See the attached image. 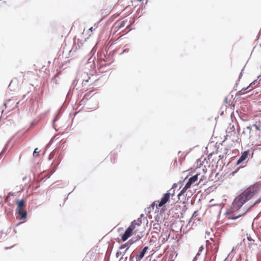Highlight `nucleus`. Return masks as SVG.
Here are the masks:
<instances>
[{"mask_svg":"<svg viewBox=\"0 0 261 261\" xmlns=\"http://www.w3.org/2000/svg\"><path fill=\"white\" fill-rule=\"evenodd\" d=\"M13 247V246H11V247H6L5 248V250H8V249H11Z\"/></svg>","mask_w":261,"mask_h":261,"instance_id":"a18cd8bd","label":"nucleus"},{"mask_svg":"<svg viewBox=\"0 0 261 261\" xmlns=\"http://www.w3.org/2000/svg\"><path fill=\"white\" fill-rule=\"evenodd\" d=\"M126 252V251H125V250L124 251H123V255L125 253V252Z\"/></svg>","mask_w":261,"mask_h":261,"instance_id":"4d7b16f0","label":"nucleus"},{"mask_svg":"<svg viewBox=\"0 0 261 261\" xmlns=\"http://www.w3.org/2000/svg\"><path fill=\"white\" fill-rule=\"evenodd\" d=\"M4 105H5V107H6V103H4Z\"/></svg>","mask_w":261,"mask_h":261,"instance_id":"69168bd1","label":"nucleus"},{"mask_svg":"<svg viewBox=\"0 0 261 261\" xmlns=\"http://www.w3.org/2000/svg\"><path fill=\"white\" fill-rule=\"evenodd\" d=\"M16 213L19 216L18 218L19 220L25 219L27 218V212L25 210H16Z\"/></svg>","mask_w":261,"mask_h":261,"instance_id":"1a4fd4ad","label":"nucleus"},{"mask_svg":"<svg viewBox=\"0 0 261 261\" xmlns=\"http://www.w3.org/2000/svg\"><path fill=\"white\" fill-rule=\"evenodd\" d=\"M91 58H89L88 60V62L86 64V66L88 69H90L91 70H93L95 68V64L94 63V61L92 60V61H90Z\"/></svg>","mask_w":261,"mask_h":261,"instance_id":"9b49d317","label":"nucleus"},{"mask_svg":"<svg viewBox=\"0 0 261 261\" xmlns=\"http://www.w3.org/2000/svg\"><path fill=\"white\" fill-rule=\"evenodd\" d=\"M59 74V73H57L54 75V76L51 79V82L55 83V84H58L57 78L58 77Z\"/></svg>","mask_w":261,"mask_h":261,"instance_id":"5701e85b","label":"nucleus"},{"mask_svg":"<svg viewBox=\"0 0 261 261\" xmlns=\"http://www.w3.org/2000/svg\"><path fill=\"white\" fill-rule=\"evenodd\" d=\"M53 140V138H52L50 141L46 144L45 149H47L48 148L50 147V146L51 145L52 142Z\"/></svg>","mask_w":261,"mask_h":261,"instance_id":"72a5a7b5","label":"nucleus"},{"mask_svg":"<svg viewBox=\"0 0 261 261\" xmlns=\"http://www.w3.org/2000/svg\"><path fill=\"white\" fill-rule=\"evenodd\" d=\"M122 257H121L120 258V260H121V259H122Z\"/></svg>","mask_w":261,"mask_h":261,"instance_id":"338daca9","label":"nucleus"},{"mask_svg":"<svg viewBox=\"0 0 261 261\" xmlns=\"http://www.w3.org/2000/svg\"><path fill=\"white\" fill-rule=\"evenodd\" d=\"M79 80V79H77L76 78H75L73 80V81L72 82V85H71L72 89H74V88H75V87L77 85V83Z\"/></svg>","mask_w":261,"mask_h":261,"instance_id":"b1692460","label":"nucleus"},{"mask_svg":"<svg viewBox=\"0 0 261 261\" xmlns=\"http://www.w3.org/2000/svg\"><path fill=\"white\" fill-rule=\"evenodd\" d=\"M251 126H248L246 127V129L249 130L250 131L251 130Z\"/></svg>","mask_w":261,"mask_h":261,"instance_id":"c03bdc74","label":"nucleus"},{"mask_svg":"<svg viewBox=\"0 0 261 261\" xmlns=\"http://www.w3.org/2000/svg\"><path fill=\"white\" fill-rule=\"evenodd\" d=\"M148 249V247L145 246L141 251L145 254Z\"/></svg>","mask_w":261,"mask_h":261,"instance_id":"c9c22d12","label":"nucleus"},{"mask_svg":"<svg viewBox=\"0 0 261 261\" xmlns=\"http://www.w3.org/2000/svg\"><path fill=\"white\" fill-rule=\"evenodd\" d=\"M136 223L135 221H133L130 225L125 230V232L121 236L122 240L124 242L132 235L133 230L135 228L134 224Z\"/></svg>","mask_w":261,"mask_h":261,"instance_id":"20e7f679","label":"nucleus"},{"mask_svg":"<svg viewBox=\"0 0 261 261\" xmlns=\"http://www.w3.org/2000/svg\"><path fill=\"white\" fill-rule=\"evenodd\" d=\"M172 191V189H170L167 193L163 194L162 197L161 198V201H156L158 204H156V207L159 206L160 207H162L164 206L165 204L167 203L170 201V196L171 194V191ZM156 201L154 202L152 204V206H154V204Z\"/></svg>","mask_w":261,"mask_h":261,"instance_id":"f03ea898","label":"nucleus"},{"mask_svg":"<svg viewBox=\"0 0 261 261\" xmlns=\"http://www.w3.org/2000/svg\"><path fill=\"white\" fill-rule=\"evenodd\" d=\"M26 179H27V176H25V177H23L22 180H23V181H24V180H25Z\"/></svg>","mask_w":261,"mask_h":261,"instance_id":"3c124183","label":"nucleus"},{"mask_svg":"<svg viewBox=\"0 0 261 261\" xmlns=\"http://www.w3.org/2000/svg\"><path fill=\"white\" fill-rule=\"evenodd\" d=\"M201 179H200V180H199V183H200V182H201Z\"/></svg>","mask_w":261,"mask_h":261,"instance_id":"774afa93","label":"nucleus"},{"mask_svg":"<svg viewBox=\"0 0 261 261\" xmlns=\"http://www.w3.org/2000/svg\"><path fill=\"white\" fill-rule=\"evenodd\" d=\"M39 151H38V148H36L35 149L33 155L34 156L36 157L39 155Z\"/></svg>","mask_w":261,"mask_h":261,"instance_id":"2f4dec72","label":"nucleus"},{"mask_svg":"<svg viewBox=\"0 0 261 261\" xmlns=\"http://www.w3.org/2000/svg\"><path fill=\"white\" fill-rule=\"evenodd\" d=\"M234 130V127L233 125H232L231 126H230L229 127H228L226 129V132L228 133H230L232 132H233Z\"/></svg>","mask_w":261,"mask_h":261,"instance_id":"c756f323","label":"nucleus"},{"mask_svg":"<svg viewBox=\"0 0 261 261\" xmlns=\"http://www.w3.org/2000/svg\"><path fill=\"white\" fill-rule=\"evenodd\" d=\"M9 142H8L5 145V147H4L3 149L2 150V151H1V152L0 153V156L2 155L3 154H4L6 150L8 148V145H9Z\"/></svg>","mask_w":261,"mask_h":261,"instance_id":"a878e982","label":"nucleus"},{"mask_svg":"<svg viewBox=\"0 0 261 261\" xmlns=\"http://www.w3.org/2000/svg\"><path fill=\"white\" fill-rule=\"evenodd\" d=\"M247 239L249 241H253V242L254 241V240H253L250 236H247Z\"/></svg>","mask_w":261,"mask_h":261,"instance_id":"58836bf2","label":"nucleus"},{"mask_svg":"<svg viewBox=\"0 0 261 261\" xmlns=\"http://www.w3.org/2000/svg\"><path fill=\"white\" fill-rule=\"evenodd\" d=\"M128 51V49H127V50H126V49H124V51Z\"/></svg>","mask_w":261,"mask_h":261,"instance_id":"bf43d9fd","label":"nucleus"},{"mask_svg":"<svg viewBox=\"0 0 261 261\" xmlns=\"http://www.w3.org/2000/svg\"><path fill=\"white\" fill-rule=\"evenodd\" d=\"M199 175H200V174L197 173V174H195L194 175L190 177L189 178L186 184L187 185V187L189 186L190 187L192 184L195 183L198 180V176Z\"/></svg>","mask_w":261,"mask_h":261,"instance_id":"0eeeda50","label":"nucleus"},{"mask_svg":"<svg viewBox=\"0 0 261 261\" xmlns=\"http://www.w3.org/2000/svg\"><path fill=\"white\" fill-rule=\"evenodd\" d=\"M16 204L17 205V208L16 210H24L26 206V204L23 199H17L16 201Z\"/></svg>","mask_w":261,"mask_h":261,"instance_id":"6e6552de","label":"nucleus"},{"mask_svg":"<svg viewBox=\"0 0 261 261\" xmlns=\"http://www.w3.org/2000/svg\"><path fill=\"white\" fill-rule=\"evenodd\" d=\"M89 30H90V31H92V30H93V27L90 28Z\"/></svg>","mask_w":261,"mask_h":261,"instance_id":"864d4df0","label":"nucleus"},{"mask_svg":"<svg viewBox=\"0 0 261 261\" xmlns=\"http://www.w3.org/2000/svg\"><path fill=\"white\" fill-rule=\"evenodd\" d=\"M128 51V49H127V50H126V49H124V51Z\"/></svg>","mask_w":261,"mask_h":261,"instance_id":"13d9d810","label":"nucleus"},{"mask_svg":"<svg viewBox=\"0 0 261 261\" xmlns=\"http://www.w3.org/2000/svg\"><path fill=\"white\" fill-rule=\"evenodd\" d=\"M257 82L256 80L254 81L253 82H252L246 88H244L243 89H242L241 90H240L238 93L241 95V94H243V91H245V90H246L249 87H251L253 85H254L255 84V83Z\"/></svg>","mask_w":261,"mask_h":261,"instance_id":"a211bd4d","label":"nucleus"},{"mask_svg":"<svg viewBox=\"0 0 261 261\" xmlns=\"http://www.w3.org/2000/svg\"><path fill=\"white\" fill-rule=\"evenodd\" d=\"M169 236L170 233H168V231H167L164 233H162L159 239H162V242L163 244L168 240V238H169Z\"/></svg>","mask_w":261,"mask_h":261,"instance_id":"f8f14e48","label":"nucleus"},{"mask_svg":"<svg viewBox=\"0 0 261 261\" xmlns=\"http://www.w3.org/2000/svg\"><path fill=\"white\" fill-rule=\"evenodd\" d=\"M22 223H23V222H19V223H17V224L15 225V226H19V225L21 224Z\"/></svg>","mask_w":261,"mask_h":261,"instance_id":"09e8293b","label":"nucleus"},{"mask_svg":"<svg viewBox=\"0 0 261 261\" xmlns=\"http://www.w3.org/2000/svg\"><path fill=\"white\" fill-rule=\"evenodd\" d=\"M122 254V252L119 251H118L116 253V257H118L120 255H121Z\"/></svg>","mask_w":261,"mask_h":261,"instance_id":"e433bc0d","label":"nucleus"},{"mask_svg":"<svg viewBox=\"0 0 261 261\" xmlns=\"http://www.w3.org/2000/svg\"><path fill=\"white\" fill-rule=\"evenodd\" d=\"M59 151V149L58 148H56L55 149L54 151H53L52 152H51L49 155V156H48V160L49 161L51 160L55 156L56 153L57 152H58Z\"/></svg>","mask_w":261,"mask_h":261,"instance_id":"aec40b11","label":"nucleus"},{"mask_svg":"<svg viewBox=\"0 0 261 261\" xmlns=\"http://www.w3.org/2000/svg\"><path fill=\"white\" fill-rule=\"evenodd\" d=\"M128 51V49H127V50H126V49H124V51Z\"/></svg>","mask_w":261,"mask_h":261,"instance_id":"052dcab7","label":"nucleus"},{"mask_svg":"<svg viewBox=\"0 0 261 261\" xmlns=\"http://www.w3.org/2000/svg\"><path fill=\"white\" fill-rule=\"evenodd\" d=\"M73 90H74V89H72L71 87L70 86V89H69V91L67 94L66 98L70 99L71 95L73 93Z\"/></svg>","mask_w":261,"mask_h":261,"instance_id":"4be33fe9","label":"nucleus"},{"mask_svg":"<svg viewBox=\"0 0 261 261\" xmlns=\"http://www.w3.org/2000/svg\"><path fill=\"white\" fill-rule=\"evenodd\" d=\"M204 248V246L203 245H201L199 248V250H198V252L197 253L196 255V256H197V257L200 255V254L203 251Z\"/></svg>","mask_w":261,"mask_h":261,"instance_id":"393cba45","label":"nucleus"},{"mask_svg":"<svg viewBox=\"0 0 261 261\" xmlns=\"http://www.w3.org/2000/svg\"><path fill=\"white\" fill-rule=\"evenodd\" d=\"M256 245V244H254V243H249V244L248 246H249V247H250L251 245Z\"/></svg>","mask_w":261,"mask_h":261,"instance_id":"49530a36","label":"nucleus"},{"mask_svg":"<svg viewBox=\"0 0 261 261\" xmlns=\"http://www.w3.org/2000/svg\"><path fill=\"white\" fill-rule=\"evenodd\" d=\"M13 193H12V192H9V194H8V196H7V199L9 197H10V196H13Z\"/></svg>","mask_w":261,"mask_h":261,"instance_id":"79ce46f5","label":"nucleus"},{"mask_svg":"<svg viewBox=\"0 0 261 261\" xmlns=\"http://www.w3.org/2000/svg\"><path fill=\"white\" fill-rule=\"evenodd\" d=\"M240 128L239 127V128H238V132H239V131H240Z\"/></svg>","mask_w":261,"mask_h":261,"instance_id":"6e6d98bb","label":"nucleus"},{"mask_svg":"<svg viewBox=\"0 0 261 261\" xmlns=\"http://www.w3.org/2000/svg\"><path fill=\"white\" fill-rule=\"evenodd\" d=\"M197 258L198 257L195 256L192 261H196L197 260Z\"/></svg>","mask_w":261,"mask_h":261,"instance_id":"de8ad7c7","label":"nucleus"},{"mask_svg":"<svg viewBox=\"0 0 261 261\" xmlns=\"http://www.w3.org/2000/svg\"><path fill=\"white\" fill-rule=\"evenodd\" d=\"M81 47V45L79 43H74L70 50V52H75L77 50L79 49Z\"/></svg>","mask_w":261,"mask_h":261,"instance_id":"dca6fc26","label":"nucleus"},{"mask_svg":"<svg viewBox=\"0 0 261 261\" xmlns=\"http://www.w3.org/2000/svg\"><path fill=\"white\" fill-rule=\"evenodd\" d=\"M177 187V184L174 183V184L173 185V186H172V188H171V189H175V188H176Z\"/></svg>","mask_w":261,"mask_h":261,"instance_id":"a19ab883","label":"nucleus"},{"mask_svg":"<svg viewBox=\"0 0 261 261\" xmlns=\"http://www.w3.org/2000/svg\"><path fill=\"white\" fill-rule=\"evenodd\" d=\"M60 113V109L58 110V114L56 116L54 119L53 120L52 123H53V127L55 128V123L57 121L59 118V114Z\"/></svg>","mask_w":261,"mask_h":261,"instance_id":"412c9836","label":"nucleus"},{"mask_svg":"<svg viewBox=\"0 0 261 261\" xmlns=\"http://www.w3.org/2000/svg\"><path fill=\"white\" fill-rule=\"evenodd\" d=\"M219 160L218 161V162L217 163V165H216L217 168H218V165L220 163V161H222V159L224 158V155L223 154L220 155L219 156Z\"/></svg>","mask_w":261,"mask_h":261,"instance_id":"7c9ffc66","label":"nucleus"},{"mask_svg":"<svg viewBox=\"0 0 261 261\" xmlns=\"http://www.w3.org/2000/svg\"><path fill=\"white\" fill-rule=\"evenodd\" d=\"M127 259H128V258H127V257L126 256V257H125V261H127Z\"/></svg>","mask_w":261,"mask_h":261,"instance_id":"5fc2aeb1","label":"nucleus"},{"mask_svg":"<svg viewBox=\"0 0 261 261\" xmlns=\"http://www.w3.org/2000/svg\"><path fill=\"white\" fill-rule=\"evenodd\" d=\"M60 163V162H58L56 164H54V163H52V164H51V174L49 176H48L47 178L50 177V176L55 172V171H56V168L57 166L59 165Z\"/></svg>","mask_w":261,"mask_h":261,"instance_id":"ddd939ff","label":"nucleus"},{"mask_svg":"<svg viewBox=\"0 0 261 261\" xmlns=\"http://www.w3.org/2000/svg\"><path fill=\"white\" fill-rule=\"evenodd\" d=\"M161 226L159 223H154L153 225V232L158 233L161 231Z\"/></svg>","mask_w":261,"mask_h":261,"instance_id":"4468645a","label":"nucleus"},{"mask_svg":"<svg viewBox=\"0 0 261 261\" xmlns=\"http://www.w3.org/2000/svg\"><path fill=\"white\" fill-rule=\"evenodd\" d=\"M238 170H239V169H237L236 170H235L234 171L232 172L231 173V174H232V175H234L236 173H237V172H238Z\"/></svg>","mask_w":261,"mask_h":261,"instance_id":"37998d69","label":"nucleus"},{"mask_svg":"<svg viewBox=\"0 0 261 261\" xmlns=\"http://www.w3.org/2000/svg\"><path fill=\"white\" fill-rule=\"evenodd\" d=\"M145 253L142 252L141 251H140L138 253V254L135 255H136V261H140L143 257L145 255Z\"/></svg>","mask_w":261,"mask_h":261,"instance_id":"2eb2a0df","label":"nucleus"},{"mask_svg":"<svg viewBox=\"0 0 261 261\" xmlns=\"http://www.w3.org/2000/svg\"><path fill=\"white\" fill-rule=\"evenodd\" d=\"M177 163V161H176V160H175L174 161V163Z\"/></svg>","mask_w":261,"mask_h":261,"instance_id":"e2e57ef3","label":"nucleus"},{"mask_svg":"<svg viewBox=\"0 0 261 261\" xmlns=\"http://www.w3.org/2000/svg\"><path fill=\"white\" fill-rule=\"evenodd\" d=\"M224 165L225 163H223V161H220V163L218 165V166H220L219 170H222Z\"/></svg>","mask_w":261,"mask_h":261,"instance_id":"473e14b6","label":"nucleus"},{"mask_svg":"<svg viewBox=\"0 0 261 261\" xmlns=\"http://www.w3.org/2000/svg\"><path fill=\"white\" fill-rule=\"evenodd\" d=\"M260 76H261V75H258L257 77L259 78Z\"/></svg>","mask_w":261,"mask_h":261,"instance_id":"0e129e2a","label":"nucleus"},{"mask_svg":"<svg viewBox=\"0 0 261 261\" xmlns=\"http://www.w3.org/2000/svg\"><path fill=\"white\" fill-rule=\"evenodd\" d=\"M190 187L188 186L187 187V185L186 184L185 187L182 188V189L180 191V192L178 193V196L179 197L180 196H181L182 195H183L186 191L187 190L190 188Z\"/></svg>","mask_w":261,"mask_h":261,"instance_id":"6ab92c4d","label":"nucleus"},{"mask_svg":"<svg viewBox=\"0 0 261 261\" xmlns=\"http://www.w3.org/2000/svg\"><path fill=\"white\" fill-rule=\"evenodd\" d=\"M249 154V150H245L242 153L241 156L238 160L236 164L237 165L242 164L241 167H243V164H246L248 161V156Z\"/></svg>","mask_w":261,"mask_h":261,"instance_id":"39448f33","label":"nucleus"},{"mask_svg":"<svg viewBox=\"0 0 261 261\" xmlns=\"http://www.w3.org/2000/svg\"><path fill=\"white\" fill-rule=\"evenodd\" d=\"M225 102L226 103H227V102H227V97H226V98H225Z\"/></svg>","mask_w":261,"mask_h":261,"instance_id":"603ef678","label":"nucleus"},{"mask_svg":"<svg viewBox=\"0 0 261 261\" xmlns=\"http://www.w3.org/2000/svg\"><path fill=\"white\" fill-rule=\"evenodd\" d=\"M82 76L83 77L82 85H83V86H84L85 85H86V83L88 82L89 79H90V77H89L88 79H86V76H88L87 73L86 72L83 73L82 74Z\"/></svg>","mask_w":261,"mask_h":261,"instance_id":"f3484780","label":"nucleus"},{"mask_svg":"<svg viewBox=\"0 0 261 261\" xmlns=\"http://www.w3.org/2000/svg\"><path fill=\"white\" fill-rule=\"evenodd\" d=\"M136 223L134 224V225L136 227V226H140L142 223H148V219L146 217L144 216V214H141L140 217L137 220H134Z\"/></svg>","mask_w":261,"mask_h":261,"instance_id":"423d86ee","label":"nucleus"},{"mask_svg":"<svg viewBox=\"0 0 261 261\" xmlns=\"http://www.w3.org/2000/svg\"><path fill=\"white\" fill-rule=\"evenodd\" d=\"M134 22V21H133V22H132L130 24L128 25L127 26V28H129L130 27V25Z\"/></svg>","mask_w":261,"mask_h":261,"instance_id":"8fccbe9b","label":"nucleus"},{"mask_svg":"<svg viewBox=\"0 0 261 261\" xmlns=\"http://www.w3.org/2000/svg\"><path fill=\"white\" fill-rule=\"evenodd\" d=\"M252 127H254L256 130H259V127L258 125H257L256 124H254L252 125Z\"/></svg>","mask_w":261,"mask_h":261,"instance_id":"4c0bfd02","label":"nucleus"},{"mask_svg":"<svg viewBox=\"0 0 261 261\" xmlns=\"http://www.w3.org/2000/svg\"><path fill=\"white\" fill-rule=\"evenodd\" d=\"M188 175H187V176L186 177V178H185V179H186L188 178Z\"/></svg>","mask_w":261,"mask_h":261,"instance_id":"680f3d73","label":"nucleus"},{"mask_svg":"<svg viewBox=\"0 0 261 261\" xmlns=\"http://www.w3.org/2000/svg\"><path fill=\"white\" fill-rule=\"evenodd\" d=\"M128 261H136V255H134L133 253L129 256Z\"/></svg>","mask_w":261,"mask_h":261,"instance_id":"c85d7f7f","label":"nucleus"},{"mask_svg":"<svg viewBox=\"0 0 261 261\" xmlns=\"http://www.w3.org/2000/svg\"><path fill=\"white\" fill-rule=\"evenodd\" d=\"M260 202H261V196L252 204H251L243 214H239L238 215H233L232 216H229L227 218L228 219L232 220L238 219V218L243 216L250 209L253 207L256 204H259Z\"/></svg>","mask_w":261,"mask_h":261,"instance_id":"7ed1b4c3","label":"nucleus"},{"mask_svg":"<svg viewBox=\"0 0 261 261\" xmlns=\"http://www.w3.org/2000/svg\"><path fill=\"white\" fill-rule=\"evenodd\" d=\"M260 189V186L258 184H254L247 188L233 200L232 210H239L246 202L257 194Z\"/></svg>","mask_w":261,"mask_h":261,"instance_id":"f257e3e1","label":"nucleus"},{"mask_svg":"<svg viewBox=\"0 0 261 261\" xmlns=\"http://www.w3.org/2000/svg\"><path fill=\"white\" fill-rule=\"evenodd\" d=\"M243 70H244V68H243V69H242L241 72V73H240V75H239V79H238V80L237 81L236 84V85H235L234 87H233V90H237V89H236V86H237V85H238V81H239V80H240V79L241 78V77L242 76V75H243L242 72H243Z\"/></svg>","mask_w":261,"mask_h":261,"instance_id":"cd10ccee","label":"nucleus"},{"mask_svg":"<svg viewBox=\"0 0 261 261\" xmlns=\"http://www.w3.org/2000/svg\"><path fill=\"white\" fill-rule=\"evenodd\" d=\"M154 219H155V221H156L158 223L159 222H160V223H161V222H162V221L160 220V217L159 216L156 215V216L155 217Z\"/></svg>","mask_w":261,"mask_h":261,"instance_id":"f704fd0d","label":"nucleus"},{"mask_svg":"<svg viewBox=\"0 0 261 261\" xmlns=\"http://www.w3.org/2000/svg\"><path fill=\"white\" fill-rule=\"evenodd\" d=\"M126 22V20H123L121 22H120V23L119 24L118 28L119 29L123 28L125 25Z\"/></svg>","mask_w":261,"mask_h":261,"instance_id":"bb28decb","label":"nucleus"},{"mask_svg":"<svg viewBox=\"0 0 261 261\" xmlns=\"http://www.w3.org/2000/svg\"><path fill=\"white\" fill-rule=\"evenodd\" d=\"M135 241H133L132 240H129L126 243L121 245L119 247L120 249H123L126 248L125 251H126L129 247L135 242Z\"/></svg>","mask_w":261,"mask_h":261,"instance_id":"9d476101","label":"nucleus"},{"mask_svg":"<svg viewBox=\"0 0 261 261\" xmlns=\"http://www.w3.org/2000/svg\"><path fill=\"white\" fill-rule=\"evenodd\" d=\"M172 189V191L170 192H171L170 195L173 196L174 195V193H175V190H174L173 189Z\"/></svg>","mask_w":261,"mask_h":261,"instance_id":"ea45409f","label":"nucleus"}]
</instances>
